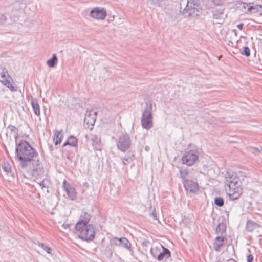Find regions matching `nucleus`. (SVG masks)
Wrapping results in <instances>:
<instances>
[{
	"instance_id": "20",
	"label": "nucleus",
	"mask_w": 262,
	"mask_h": 262,
	"mask_svg": "<svg viewBox=\"0 0 262 262\" xmlns=\"http://www.w3.org/2000/svg\"><path fill=\"white\" fill-rule=\"evenodd\" d=\"M32 107L35 115H40V107L38 104V100L36 98H32L30 101Z\"/></svg>"
},
{
	"instance_id": "30",
	"label": "nucleus",
	"mask_w": 262,
	"mask_h": 262,
	"mask_svg": "<svg viewBox=\"0 0 262 262\" xmlns=\"http://www.w3.org/2000/svg\"><path fill=\"white\" fill-rule=\"evenodd\" d=\"M69 143V145L74 147L77 145V138L73 136H71L68 140Z\"/></svg>"
},
{
	"instance_id": "14",
	"label": "nucleus",
	"mask_w": 262,
	"mask_h": 262,
	"mask_svg": "<svg viewBox=\"0 0 262 262\" xmlns=\"http://www.w3.org/2000/svg\"><path fill=\"white\" fill-rule=\"evenodd\" d=\"M227 15L224 14V10L223 9H216L212 11V17L217 20L219 24H222Z\"/></svg>"
},
{
	"instance_id": "25",
	"label": "nucleus",
	"mask_w": 262,
	"mask_h": 262,
	"mask_svg": "<svg viewBox=\"0 0 262 262\" xmlns=\"http://www.w3.org/2000/svg\"><path fill=\"white\" fill-rule=\"evenodd\" d=\"M261 9H262V6L259 5L249 6V7L248 8V11L252 13L261 12L262 10Z\"/></svg>"
},
{
	"instance_id": "15",
	"label": "nucleus",
	"mask_w": 262,
	"mask_h": 262,
	"mask_svg": "<svg viewBox=\"0 0 262 262\" xmlns=\"http://www.w3.org/2000/svg\"><path fill=\"white\" fill-rule=\"evenodd\" d=\"M229 198L231 200L238 199L242 193V189L241 186H236L233 189H229Z\"/></svg>"
},
{
	"instance_id": "18",
	"label": "nucleus",
	"mask_w": 262,
	"mask_h": 262,
	"mask_svg": "<svg viewBox=\"0 0 262 262\" xmlns=\"http://www.w3.org/2000/svg\"><path fill=\"white\" fill-rule=\"evenodd\" d=\"M261 227L260 224L251 220H248L246 224V229L248 232H252L254 229L260 228Z\"/></svg>"
},
{
	"instance_id": "47",
	"label": "nucleus",
	"mask_w": 262,
	"mask_h": 262,
	"mask_svg": "<svg viewBox=\"0 0 262 262\" xmlns=\"http://www.w3.org/2000/svg\"><path fill=\"white\" fill-rule=\"evenodd\" d=\"M93 114H94V116H93L96 117V115H97V112H95L93 113Z\"/></svg>"
},
{
	"instance_id": "31",
	"label": "nucleus",
	"mask_w": 262,
	"mask_h": 262,
	"mask_svg": "<svg viewBox=\"0 0 262 262\" xmlns=\"http://www.w3.org/2000/svg\"><path fill=\"white\" fill-rule=\"evenodd\" d=\"M214 204L219 207H222L224 204V199L222 197H216L214 199Z\"/></svg>"
},
{
	"instance_id": "43",
	"label": "nucleus",
	"mask_w": 262,
	"mask_h": 262,
	"mask_svg": "<svg viewBox=\"0 0 262 262\" xmlns=\"http://www.w3.org/2000/svg\"><path fill=\"white\" fill-rule=\"evenodd\" d=\"M150 253L154 257H156V254L154 252V250L152 248H150Z\"/></svg>"
},
{
	"instance_id": "7",
	"label": "nucleus",
	"mask_w": 262,
	"mask_h": 262,
	"mask_svg": "<svg viewBox=\"0 0 262 262\" xmlns=\"http://www.w3.org/2000/svg\"><path fill=\"white\" fill-rule=\"evenodd\" d=\"M198 151L192 149L186 152L182 156L181 160L183 164L191 166L198 161Z\"/></svg>"
},
{
	"instance_id": "16",
	"label": "nucleus",
	"mask_w": 262,
	"mask_h": 262,
	"mask_svg": "<svg viewBox=\"0 0 262 262\" xmlns=\"http://www.w3.org/2000/svg\"><path fill=\"white\" fill-rule=\"evenodd\" d=\"M90 140L95 150H101L102 148L100 138L95 134H91Z\"/></svg>"
},
{
	"instance_id": "11",
	"label": "nucleus",
	"mask_w": 262,
	"mask_h": 262,
	"mask_svg": "<svg viewBox=\"0 0 262 262\" xmlns=\"http://www.w3.org/2000/svg\"><path fill=\"white\" fill-rule=\"evenodd\" d=\"M63 187L66 191L68 198L71 200H74L76 199L77 195L75 189L70 183H68L66 180L63 181Z\"/></svg>"
},
{
	"instance_id": "23",
	"label": "nucleus",
	"mask_w": 262,
	"mask_h": 262,
	"mask_svg": "<svg viewBox=\"0 0 262 262\" xmlns=\"http://www.w3.org/2000/svg\"><path fill=\"white\" fill-rule=\"evenodd\" d=\"M134 154L133 152H129L123 158L122 160L124 165H127L134 160Z\"/></svg>"
},
{
	"instance_id": "49",
	"label": "nucleus",
	"mask_w": 262,
	"mask_h": 262,
	"mask_svg": "<svg viewBox=\"0 0 262 262\" xmlns=\"http://www.w3.org/2000/svg\"><path fill=\"white\" fill-rule=\"evenodd\" d=\"M47 192H49V191H48V189H47Z\"/></svg>"
},
{
	"instance_id": "21",
	"label": "nucleus",
	"mask_w": 262,
	"mask_h": 262,
	"mask_svg": "<svg viewBox=\"0 0 262 262\" xmlns=\"http://www.w3.org/2000/svg\"><path fill=\"white\" fill-rule=\"evenodd\" d=\"M9 78L10 76L8 72L4 71V70H3L2 72L1 73L0 81L7 87H9V85H10V81L8 79Z\"/></svg>"
},
{
	"instance_id": "42",
	"label": "nucleus",
	"mask_w": 262,
	"mask_h": 262,
	"mask_svg": "<svg viewBox=\"0 0 262 262\" xmlns=\"http://www.w3.org/2000/svg\"><path fill=\"white\" fill-rule=\"evenodd\" d=\"M252 152L253 153L256 154L259 152V150L257 148H253Z\"/></svg>"
},
{
	"instance_id": "26",
	"label": "nucleus",
	"mask_w": 262,
	"mask_h": 262,
	"mask_svg": "<svg viewBox=\"0 0 262 262\" xmlns=\"http://www.w3.org/2000/svg\"><path fill=\"white\" fill-rule=\"evenodd\" d=\"M58 61L57 57L55 54H53L52 57L47 61V65L51 68L54 67Z\"/></svg>"
},
{
	"instance_id": "39",
	"label": "nucleus",
	"mask_w": 262,
	"mask_h": 262,
	"mask_svg": "<svg viewBox=\"0 0 262 262\" xmlns=\"http://www.w3.org/2000/svg\"><path fill=\"white\" fill-rule=\"evenodd\" d=\"M8 88H10L12 91H16L17 89V86H13L10 83V85H9Z\"/></svg>"
},
{
	"instance_id": "33",
	"label": "nucleus",
	"mask_w": 262,
	"mask_h": 262,
	"mask_svg": "<svg viewBox=\"0 0 262 262\" xmlns=\"http://www.w3.org/2000/svg\"><path fill=\"white\" fill-rule=\"evenodd\" d=\"M38 246L42 248L45 251H46L48 253H51V249L46 245L45 244L42 243L38 242Z\"/></svg>"
},
{
	"instance_id": "4",
	"label": "nucleus",
	"mask_w": 262,
	"mask_h": 262,
	"mask_svg": "<svg viewBox=\"0 0 262 262\" xmlns=\"http://www.w3.org/2000/svg\"><path fill=\"white\" fill-rule=\"evenodd\" d=\"M141 123L142 127L147 130L153 127L152 104H146L141 117Z\"/></svg>"
},
{
	"instance_id": "9",
	"label": "nucleus",
	"mask_w": 262,
	"mask_h": 262,
	"mask_svg": "<svg viewBox=\"0 0 262 262\" xmlns=\"http://www.w3.org/2000/svg\"><path fill=\"white\" fill-rule=\"evenodd\" d=\"M112 241L115 245L125 248L131 251V243L126 238L115 237L112 238Z\"/></svg>"
},
{
	"instance_id": "40",
	"label": "nucleus",
	"mask_w": 262,
	"mask_h": 262,
	"mask_svg": "<svg viewBox=\"0 0 262 262\" xmlns=\"http://www.w3.org/2000/svg\"><path fill=\"white\" fill-rule=\"evenodd\" d=\"M149 244L150 243L148 241H145L144 242L142 243V245L143 247H147Z\"/></svg>"
},
{
	"instance_id": "5",
	"label": "nucleus",
	"mask_w": 262,
	"mask_h": 262,
	"mask_svg": "<svg viewBox=\"0 0 262 262\" xmlns=\"http://www.w3.org/2000/svg\"><path fill=\"white\" fill-rule=\"evenodd\" d=\"M225 185L226 190H227V188L231 189L240 186L239 178L234 172L231 170L227 171L225 174Z\"/></svg>"
},
{
	"instance_id": "37",
	"label": "nucleus",
	"mask_w": 262,
	"mask_h": 262,
	"mask_svg": "<svg viewBox=\"0 0 262 262\" xmlns=\"http://www.w3.org/2000/svg\"><path fill=\"white\" fill-rule=\"evenodd\" d=\"M253 260V257L251 254H249L247 256V262H252Z\"/></svg>"
},
{
	"instance_id": "28",
	"label": "nucleus",
	"mask_w": 262,
	"mask_h": 262,
	"mask_svg": "<svg viewBox=\"0 0 262 262\" xmlns=\"http://www.w3.org/2000/svg\"><path fill=\"white\" fill-rule=\"evenodd\" d=\"M180 178L182 179V183L184 180H187L188 179H186V177L188 174V170L187 169H182L180 168L179 170Z\"/></svg>"
},
{
	"instance_id": "35",
	"label": "nucleus",
	"mask_w": 262,
	"mask_h": 262,
	"mask_svg": "<svg viewBox=\"0 0 262 262\" xmlns=\"http://www.w3.org/2000/svg\"><path fill=\"white\" fill-rule=\"evenodd\" d=\"M212 2L215 5H221L224 3L225 0H211Z\"/></svg>"
},
{
	"instance_id": "24",
	"label": "nucleus",
	"mask_w": 262,
	"mask_h": 262,
	"mask_svg": "<svg viewBox=\"0 0 262 262\" xmlns=\"http://www.w3.org/2000/svg\"><path fill=\"white\" fill-rule=\"evenodd\" d=\"M63 135L62 134V131L56 130L55 133L54 141L56 145L60 144L61 142Z\"/></svg>"
},
{
	"instance_id": "1",
	"label": "nucleus",
	"mask_w": 262,
	"mask_h": 262,
	"mask_svg": "<svg viewBox=\"0 0 262 262\" xmlns=\"http://www.w3.org/2000/svg\"><path fill=\"white\" fill-rule=\"evenodd\" d=\"M15 146V156L21 168L33 174L39 172L41 169L37 151L25 140L16 142Z\"/></svg>"
},
{
	"instance_id": "29",
	"label": "nucleus",
	"mask_w": 262,
	"mask_h": 262,
	"mask_svg": "<svg viewBox=\"0 0 262 262\" xmlns=\"http://www.w3.org/2000/svg\"><path fill=\"white\" fill-rule=\"evenodd\" d=\"M2 168L4 171L8 174H11L12 173V168L8 162H4L2 164Z\"/></svg>"
},
{
	"instance_id": "41",
	"label": "nucleus",
	"mask_w": 262,
	"mask_h": 262,
	"mask_svg": "<svg viewBox=\"0 0 262 262\" xmlns=\"http://www.w3.org/2000/svg\"><path fill=\"white\" fill-rule=\"evenodd\" d=\"M244 24L243 23H240L237 25V27L241 30H242L243 28Z\"/></svg>"
},
{
	"instance_id": "46",
	"label": "nucleus",
	"mask_w": 262,
	"mask_h": 262,
	"mask_svg": "<svg viewBox=\"0 0 262 262\" xmlns=\"http://www.w3.org/2000/svg\"><path fill=\"white\" fill-rule=\"evenodd\" d=\"M159 250H160V249H159L158 247H156V248H155V251H159Z\"/></svg>"
},
{
	"instance_id": "10",
	"label": "nucleus",
	"mask_w": 262,
	"mask_h": 262,
	"mask_svg": "<svg viewBox=\"0 0 262 262\" xmlns=\"http://www.w3.org/2000/svg\"><path fill=\"white\" fill-rule=\"evenodd\" d=\"M91 218L92 215L86 212H82L78 221L75 225V228H80V227L90 225L89 222Z\"/></svg>"
},
{
	"instance_id": "19",
	"label": "nucleus",
	"mask_w": 262,
	"mask_h": 262,
	"mask_svg": "<svg viewBox=\"0 0 262 262\" xmlns=\"http://www.w3.org/2000/svg\"><path fill=\"white\" fill-rule=\"evenodd\" d=\"M163 249V252H160L157 257V259L159 261H162L164 257L168 258L171 256V252L169 249L161 246Z\"/></svg>"
},
{
	"instance_id": "13",
	"label": "nucleus",
	"mask_w": 262,
	"mask_h": 262,
	"mask_svg": "<svg viewBox=\"0 0 262 262\" xmlns=\"http://www.w3.org/2000/svg\"><path fill=\"white\" fill-rule=\"evenodd\" d=\"M91 112L93 113V111H86L84 119L85 127L90 128V129H92L96 120V117L92 116Z\"/></svg>"
},
{
	"instance_id": "17",
	"label": "nucleus",
	"mask_w": 262,
	"mask_h": 262,
	"mask_svg": "<svg viewBox=\"0 0 262 262\" xmlns=\"http://www.w3.org/2000/svg\"><path fill=\"white\" fill-rule=\"evenodd\" d=\"M224 240V236H217L215 237L213 244L215 251L217 252L220 251V248L223 246Z\"/></svg>"
},
{
	"instance_id": "32",
	"label": "nucleus",
	"mask_w": 262,
	"mask_h": 262,
	"mask_svg": "<svg viewBox=\"0 0 262 262\" xmlns=\"http://www.w3.org/2000/svg\"><path fill=\"white\" fill-rule=\"evenodd\" d=\"M241 53L246 57L249 56L250 55V50L249 48L247 46L243 47Z\"/></svg>"
},
{
	"instance_id": "3",
	"label": "nucleus",
	"mask_w": 262,
	"mask_h": 262,
	"mask_svg": "<svg viewBox=\"0 0 262 262\" xmlns=\"http://www.w3.org/2000/svg\"><path fill=\"white\" fill-rule=\"evenodd\" d=\"M78 237L86 241H92L95 236V228L93 224L86 225L80 227V228H75Z\"/></svg>"
},
{
	"instance_id": "38",
	"label": "nucleus",
	"mask_w": 262,
	"mask_h": 262,
	"mask_svg": "<svg viewBox=\"0 0 262 262\" xmlns=\"http://www.w3.org/2000/svg\"><path fill=\"white\" fill-rule=\"evenodd\" d=\"M150 216H151L155 220H158L157 214H156V211L155 210L150 214Z\"/></svg>"
},
{
	"instance_id": "2",
	"label": "nucleus",
	"mask_w": 262,
	"mask_h": 262,
	"mask_svg": "<svg viewBox=\"0 0 262 262\" xmlns=\"http://www.w3.org/2000/svg\"><path fill=\"white\" fill-rule=\"evenodd\" d=\"M202 13V9L196 0H187L182 13L185 17H196Z\"/></svg>"
},
{
	"instance_id": "44",
	"label": "nucleus",
	"mask_w": 262,
	"mask_h": 262,
	"mask_svg": "<svg viewBox=\"0 0 262 262\" xmlns=\"http://www.w3.org/2000/svg\"><path fill=\"white\" fill-rule=\"evenodd\" d=\"M67 145H69L68 140H67L63 145V146H66Z\"/></svg>"
},
{
	"instance_id": "22",
	"label": "nucleus",
	"mask_w": 262,
	"mask_h": 262,
	"mask_svg": "<svg viewBox=\"0 0 262 262\" xmlns=\"http://www.w3.org/2000/svg\"><path fill=\"white\" fill-rule=\"evenodd\" d=\"M226 226L223 223H219L216 228V234L220 236H224L226 233Z\"/></svg>"
},
{
	"instance_id": "34",
	"label": "nucleus",
	"mask_w": 262,
	"mask_h": 262,
	"mask_svg": "<svg viewBox=\"0 0 262 262\" xmlns=\"http://www.w3.org/2000/svg\"><path fill=\"white\" fill-rule=\"evenodd\" d=\"M47 182H48L47 180L43 179L42 181H40V182H37V184L42 189H43L44 188H48Z\"/></svg>"
},
{
	"instance_id": "6",
	"label": "nucleus",
	"mask_w": 262,
	"mask_h": 262,
	"mask_svg": "<svg viewBox=\"0 0 262 262\" xmlns=\"http://www.w3.org/2000/svg\"><path fill=\"white\" fill-rule=\"evenodd\" d=\"M131 139L127 133H123L118 136L117 142V148L122 152H126L131 146Z\"/></svg>"
},
{
	"instance_id": "48",
	"label": "nucleus",
	"mask_w": 262,
	"mask_h": 262,
	"mask_svg": "<svg viewBox=\"0 0 262 262\" xmlns=\"http://www.w3.org/2000/svg\"><path fill=\"white\" fill-rule=\"evenodd\" d=\"M11 175L12 176L14 177V174H12Z\"/></svg>"
},
{
	"instance_id": "8",
	"label": "nucleus",
	"mask_w": 262,
	"mask_h": 262,
	"mask_svg": "<svg viewBox=\"0 0 262 262\" xmlns=\"http://www.w3.org/2000/svg\"><path fill=\"white\" fill-rule=\"evenodd\" d=\"M106 11L104 8L96 7L92 9L90 13V16L96 19L103 20L106 16Z\"/></svg>"
},
{
	"instance_id": "45",
	"label": "nucleus",
	"mask_w": 262,
	"mask_h": 262,
	"mask_svg": "<svg viewBox=\"0 0 262 262\" xmlns=\"http://www.w3.org/2000/svg\"><path fill=\"white\" fill-rule=\"evenodd\" d=\"M228 262H236V261L233 259H230L228 260Z\"/></svg>"
},
{
	"instance_id": "27",
	"label": "nucleus",
	"mask_w": 262,
	"mask_h": 262,
	"mask_svg": "<svg viewBox=\"0 0 262 262\" xmlns=\"http://www.w3.org/2000/svg\"><path fill=\"white\" fill-rule=\"evenodd\" d=\"M7 128L9 129L11 133H13L14 134L15 141V142H17V139L18 137V130L14 126L12 125H9Z\"/></svg>"
},
{
	"instance_id": "36",
	"label": "nucleus",
	"mask_w": 262,
	"mask_h": 262,
	"mask_svg": "<svg viewBox=\"0 0 262 262\" xmlns=\"http://www.w3.org/2000/svg\"><path fill=\"white\" fill-rule=\"evenodd\" d=\"M153 3L156 5H158L159 6H161L162 5V0H152Z\"/></svg>"
},
{
	"instance_id": "12",
	"label": "nucleus",
	"mask_w": 262,
	"mask_h": 262,
	"mask_svg": "<svg viewBox=\"0 0 262 262\" xmlns=\"http://www.w3.org/2000/svg\"><path fill=\"white\" fill-rule=\"evenodd\" d=\"M183 184L187 192L194 193L199 189L198 183L192 180H184Z\"/></svg>"
}]
</instances>
